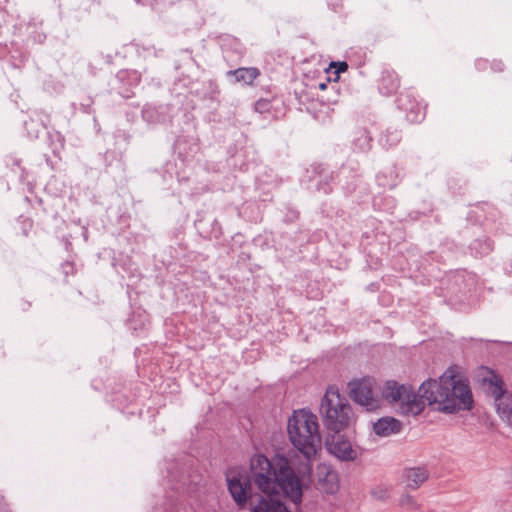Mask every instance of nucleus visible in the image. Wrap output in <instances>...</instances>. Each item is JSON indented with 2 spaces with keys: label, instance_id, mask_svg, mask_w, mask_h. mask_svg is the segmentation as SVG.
<instances>
[{
  "label": "nucleus",
  "instance_id": "nucleus-10",
  "mask_svg": "<svg viewBox=\"0 0 512 512\" xmlns=\"http://www.w3.org/2000/svg\"><path fill=\"white\" fill-rule=\"evenodd\" d=\"M319 485L325 493L333 494L338 490L337 474L326 466L319 467Z\"/></svg>",
  "mask_w": 512,
  "mask_h": 512
},
{
  "label": "nucleus",
  "instance_id": "nucleus-13",
  "mask_svg": "<svg viewBox=\"0 0 512 512\" xmlns=\"http://www.w3.org/2000/svg\"><path fill=\"white\" fill-rule=\"evenodd\" d=\"M484 386L495 401L501 400L504 393L503 382L497 375L491 374L489 378H484Z\"/></svg>",
  "mask_w": 512,
  "mask_h": 512
},
{
  "label": "nucleus",
  "instance_id": "nucleus-1",
  "mask_svg": "<svg viewBox=\"0 0 512 512\" xmlns=\"http://www.w3.org/2000/svg\"><path fill=\"white\" fill-rule=\"evenodd\" d=\"M381 392L382 397L405 416L419 415L426 404L450 414L470 410L473 404L471 390L467 382L457 374L456 367L448 368L439 381L429 379L423 382L417 394L411 386L393 380L385 382Z\"/></svg>",
  "mask_w": 512,
  "mask_h": 512
},
{
  "label": "nucleus",
  "instance_id": "nucleus-7",
  "mask_svg": "<svg viewBox=\"0 0 512 512\" xmlns=\"http://www.w3.org/2000/svg\"><path fill=\"white\" fill-rule=\"evenodd\" d=\"M327 451L341 461H354L358 452L348 438L339 433L332 432L326 438Z\"/></svg>",
  "mask_w": 512,
  "mask_h": 512
},
{
  "label": "nucleus",
  "instance_id": "nucleus-5",
  "mask_svg": "<svg viewBox=\"0 0 512 512\" xmlns=\"http://www.w3.org/2000/svg\"><path fill=\"white\" fill-rule=\"evenodd\" d=\"M228 490L239 508H244L251 496V480L240 470H230L226 475Z\"/></svg>",
  "mask_w": 512,
  "mask_h": 512
},
{
  "label": "nucleus",
  "instance_id": "nucleus-11",
  "mask_svg": "<svg viewBox=\"0 0 512 512\" xmlns=\"http://www.w3.org/2000/svg\"><path fill=\"white\" fill-rule=\"evenodd\" d=\"M252 512H290L280 499H261L252 504Z\"/></svg>",
  "mask_w": 512,
  "mask_h": 512
},
{
  "label": "nucleus",
  "instance_id": "nucleus-24",
  "mask_svg": "<svg viewBox=\"0 0 512 512\" xmlns=\"http://www.w3.org/2000/svg\"><path fill=\"white\" fill-rule=\"evenodd\" d=\"M398 138H399V137H398V134H394V135H393V141H394V142H397V141H398Z\"/></svg>",
  "mask_w": 512,
  "mask_h": 512
},
{
  "label": "nucleus",
  "instance_id": "nucleus-4",
  "mask_svg": "<svg viewBox=\"0 0 512 512\" xmlns=\"http://www.w3.org/2000/svg\"><path fill=\"white\" fill-rule=\"evenodd\" d=\"M320 413L329 432L339 433L355 422V415L347 398L335 386H329L321 401Z\"/></svg>",
  "mask_w": 512,
  "mask_h": 512
},
{
  "label": "nucleus",
  "instance_id": "nucleus-15",
  "mask_svg": "<svg viewBox=\"0 0 512 512\" xmlns=\"http://www.w3.org/2000/svg\"><path fill=\"white\" fill-rule=\"evenodd\" d=\"M331 67L336 69V70H335V73H336V74H339V73H341V72H344V71H346V70L348 69V65H347V63H346V62H337V63H336V62H333V63L331 64Z\"/></svg>",
  "mask_w": 512,
  "mask_h": 512
},
{
  "label": "nucleus",
  "instance_id": "nucleus-18",
  "mask_svg": "<svg viewBox=\"0 0 512 512\" xmlns=\"http://www.w3.org/2000/svg\"><path fill=\"white\" fill-rule=\"evenodd\" d=\"M490 250H492L491 243L485 242V247L483 248L482 253H488Z\"/></svg>",
  "mask_w": 512,
  "mask_h": 512
},
{
  "label": "nucleus",
  "instance_id": "nucleus-2",
  "mask_svg": "<svg viewBox=\"0 0 512 512\" xmlns=\"http://www.w3.org/2000/svg\"><path fill=\"white\" fill-rule=\"evenodd\" d=\"M250 469L255 485L266 494L258 497L256 502L252 501L251 506L261 499H280L279 490L298 504L302 500L303 489L311 483L312 466L308 462L291 464L282 455H276L272 460L262 454L255 455L251 458Z\"/></svg>",
  "mask_w": 512,
  "mask_h": 512
},
{
  "label": "nucleus",
  "instance_id": "nucleus-16",
  "mask_svg": "<svg viewBox=\"0 0 512 512\" xmlns=\"http://www.w3.org/2000/svg\"><path fill=\"white\" fill-rule=\"evenodd\" d=\"M268 102L265 100H259L255 103V110L262 113L267 109Z\"/></svg>",
  "mask_w": 512,
  "mask_h": 512
},
{
  "label": "nucleus",
  "instance_id": "nucleus-21",
  "mask_svg": "<svg viewBox=\"0 0 512 512\" xmlns=\"http://www.w3.org/2000/svg\"><path fill=\"white\" fill-rule=\"evenodd\" d=\"M494 68L498 71H501L502 70V63L501 62H498V63H495L494 64Z\"/></svg>",
  "mask_w": 512,
  "mask_h": 512
},
{
  "label": "nucleus",
  "instance_id": "nucleus-22",
  "mask_svg": "<svg viewBox=\"0 0 512 512\" xmlns=\"http://www.w3.org/2000/svg\"><path fill=\"white\" fill-rule=\"evenodd\" d=\"M407 118L412 121V122H416V121H419L420 118L418 116H415V117H410V115H407Z\"/></svg>",
  "mask_w": 512,
  "mask_h": 512
},
{
  "label": "nucleus",
  "instance_id": "nucleus-20",
  "mask_svg": "<svg viewBox=\"0 0 512 512\" xmlns=\"http://www.w3.org/2000/svg\"><path fill=\"white\" fill-rule=\"evenodd\" d=\"M398 101H399V106H400L401 108H403V109H405V110H407V109H408V107H406V105H405V103H404V99H403V97H400Z\"/></svg>",
  "mask_w": 512,
  "mask_h": 512
},
{
  "label": "nucleus",
  "instance_id": "nucleus-14",
  "mask_svg": "<svg viewBox=\"0 0 512 512\" xmlns=\"http://www.w3.org/2000/svg\"><path fill=\"white\" fill-rule=\"evenodd\" d=\"M371 137L367 131H360L359 136L354 140V148L365 152L370 148Z\"/></svg>",
  "mask_w": 512,
  "mask_h": 512
},
{
  "label": "nucleus",
  "instance_id": "nucleus-23",
  "mask_svg": "<svg viewBox=\"0 0 512 512\" xmlns=\"http://www.w3.org/2000/svg\"><path fill=\"white\" fill-rule=\"evenodd\" d=\"M319 88H320L321 90H324V89L326 88V84H325V83H321V84H319Z\"/></svg>",
  "mask_w": 512,
  "mask_h": 512
},
{
  "label": "nucleus",
  "instance_id": "nucleus-9",
  "mask_svg": "<svg viewBox=\"0 0 512 512\" xmlns=\"http://www.w3.org/2000/svg\"><path fill=\"white\" fill-rule=\"evenodd\" d=\"M429 477L424 467H412L404 471L403 482L409 489L419 488Z\"/></svg>",
  "mask_w": 512,
  "mask_h": 512
},
{
  "label": "nucleus",
  "instance_id": "nucleus-8",
  "mask_svg": "<svg viewBox=\"0 0 512 512\" xmlns=\"http://www.w3.org/2000/svg\"><path fill=\"white\" fill-rule=\"evenodd\" d=\"M400 421L392 417H383L373 424V431L381 437H388L401 431Z\"/></svg>",
  "mask_w": 512,
  "mask_h": 512
},
{
  "label": "nucleus",
  "instance_id": "nucleus-12",
  "mask_svg": "<svg viewBox=\"0 0 512 512\" xmlns=\"http://www.w3.org/2000/svg\"><path fill=\"white\" fill-rule=\"evenodd\" d=\"M228 76H234L237 82L246 85L253 84L254 80L260 75V71L255 67H242L227 72Z\"/></svg>",
  "mask_w": 512,
  "mask_h": 512
},
{
  "label": "nucleus",
  "instance_id": "nucleus-3",
  "mask_svg": "<svg viewBox=\"0 0 512 512\" xmlns=\"http://www.w3.org/2000/svg\"><path fill=\"white\" fill-rule=\"evenodd\" d=\"M288 435L293 446L303 455L299 463L311 465V458L321 444L317 416L306 409L294 411L288 421Z\"/></svg>",
  "mask_w": 512,
  "mask_h": 512
},
{
  "label": "nucleus",
  "instance_id": "nucleus-19",
  "mask_svg": "<svg viewBox=\"0 0 512 512\" xmlns=\"http://www.w3.org/2000/svg\"><path fill=\"white\" fill-rule=\"evenodd\" d=\"M385 494L386 492L385 491H381V493H378L376 491H373V495L379 499H383L385 497Z\"/></svg>",
  "mask_w": 512,
  "mask_h": 512
},
{
  "label": "nucleus",
  "instance_id": "nucleus-17",
  "mask_svg": "<svg viewBox=\"0 0 512 512\" xmlns=\"http://www.w3.org/2000/svg\"><path fill=\"white\" fill-rule=\"evenodd\" d=\"M378 182L380 185L382 186H389V187H393L395 185V182H392V183H386L382 180V177L381 176H378Z\"/></svg>",
  "mask_w": 512,
  "mask_h": 512
},
{
  "label": "nucleus",
  "instance_id": "nucleus-6",
  "mask_svg": "<svg viewBox=\"0 0 512 512\" xmlns=\"http://www.w3.org/2000/svg\"><path fill=\"white\" fill-rule=\"evenodd\" d=\"M373 380L363 379L353 381L350 386V397L367 410H375L379 407V399L373 393Z\"/></svg>",
  "mask_w": 512,
  "mask_h": 512
}]
</instances>
